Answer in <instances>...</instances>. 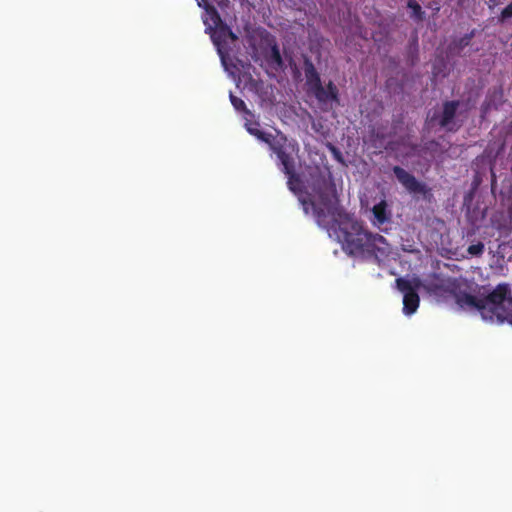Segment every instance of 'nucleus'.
<instances>
[{
	"label": "nucleus",
	"instance_id": "obj_1",
	"mask_svg": "<svg viewBox=\"0 0 512 512\" xmlns=\"http://www.w3.org/2000/svg\"><path fill=\"white\" fill-rule=\"evenodd\" d=\"M244 126L247 132L257 140L269 145L277 155L279 165L288 175V185L301 202L306 214H311L317 223L326 228L329 236H335L343 249L350 255L361 258L374 257L383 261L390 254L389 244L380 235H372L348 213L338 208L335 185L330 181L329 173L310 174V178L293 175L298 145L288 140L282 133L275 135L264 132L254 115L245 110Z\"/></svg>",
	"mask_w": 512,
	"mask_h": 512
},
{
	"label": "nucleus",
	"instance_id": "obj_2",
	"mask_svg": "<svg viewBox=\"0 0 512 512\" xmlns=\"http://www.w3.org/2000/svg\"><path fill=\"white\" fill-rule=\"evenodd\" d=\"M457 304L463 309L477 310L486 322L512 325V296L506 284L498 285L484 299L469 294L459 295Z\"/></svg>",
	"mask_w": 512,
	"mask_h": 512
},
{
	"label": "nucleus",
	"instance_id": "obj_3",
	"mask_svg": "<svg viewBox=\"0 0 512 512\" xmlns=\"http://www.w3.org/2000/svg\"><path fill=\"white\" fill-rule=\"evenodd\" d=\"M199 7L204 9L202 20L205 25V31L211 37L217 52L220 56L224 69L233 74L229 68V50L230 44L237 39L236 35L225 25L220 19L218 13L214 9V3L222 4L220 0H196Z\"/></svg>",
	"mask_w": 512,
	"mask_h": 512
},
{
	"label": "nucleus",
	"instance_id": "obj_4",
	"mask_svg": "<svg viewBox=\"0 0 512 512\" xmlns=\"http://www.w3.org/2000/svg\"><path fill=\"white\" fill-rule=\"evenodd\" d=\"M398 289L403 293V313L406 316L414 314L419 307L417 291L421 287V281L416 277L398 278Z\"/></svg>",
	"mask_w": 512,
	"mask_h": 512
},
{
	"label": "nucleus",
	"instance_id": "obj_5",
	"mask_svg": "<svg viewBox=\"0 0 512 512\" xmlns=\"http://www.w3.org/2000/svg\"><path fill=\"white\" fill-rule=\"evenodd\" d=\"M307 77H308V82H309L311 88L314 90V93H315L316 97L319 99V101L326 103L329 101L336 100V97H337L336 87L332 83H329L327 88L321 87L319 84V78L315 74L314 68L312 66L308 69Z\"/></svg>",
	"mask_w": 512,
	"mask_h": 512
},
{
	"label": "nucleus",
	"instance_id": "obj_6",
	"mask_svg": "<svg viewBox=\"0 0 512 512\" xmlns=\"http://www.w3.org/2000/svg\"><path fill=\"white\" fill-rule=\"evenodd\" d=\"M371 212L372 217L370 218V221L376 227H380L381 225L390 221L391 212L384 200L374 205Z\"/></svg>",
	"mask_w": 512,
	"mask_h": 512
},
{
	"label": "nucleus",
	"instance_id": "obj_7",
	"mask_svg": "<svg viewBox=\"0 0 512 512\" xmlns=\"http://www.w3.org/2000/svg\"><path fill=\"white\" fill-rule=\"evenodd\" d=\"M394 172L398 180L410 191L417 192L421 190L420 184L415 180L413 176L407 173L405 170L395 167Z\"/></svg>",
	"mask_w": 512,
	"mask_h": 512
},
{
	"label": "nucleus",
	"instance_id": "obj_8",
	"mask_svg": "<svg viewBox=\"0 0 512 512\" xmlns=\"http://www.w3.org/2000/svg\"><path fill=\"white\" fill-rule=\"evenodd\" d=\"M456 108H457V103H455V102H450V103L445 104L444 109H443V115L440 120L441 126L447 128L449 130H452L454 128V124L452 123V118L456 112Z\"/></svg>",
	"mask_w": 512,
	"mask_h": 512
},
{
	"label": "nucleus",
	"instance_id": "obj_9",
	"mask_svg": "<svg viewBox=\"0 0 512 512\" xmlns=\"http://www.w3.org/2000/svg\"><path fill=\"white\" fill-rule=\"evenodd\" d=\"M230 101H231V104L233 105L234 109L238 112H242L243 113V117L245 116V110H248L246 108V105L244 103V101L240 98H237L236 96H234L232 93H230Z\"/></svg>",
	"mask_w": 512,
	"mask_h": 512
},
{
	"label": "nucleus",
	"instance_id": "obj_10",
	"mask_svg": "<svg viewBox=\"0 0 512 512\" xmlns=\"http://www.w3.org/2000/svg\"><path fill=\"white\" fill-rule=\"evenodd\" d=\"M484 251V245L483 243H477V244H473V245H470L468 247V252L469 254L471 255H481Z\"/></svg>",
	"mask_w": 512,
	"mask_h": 512
},
{
	"label": "nucleus",
	"instance_id": "obj_11",
	"mask_svg": "<svg viewBox=\"0 0 512 512\" xmlns=\"http://www.w3.org/2000/svg\"><path fill=\"white\" fill-rule=\"evenodd\" d=\"M408 6L409 8L412 9L413 16L419 18L421 13V7L415 1L412 0L409 1Z\"/></svg>",
	"mask_w": 512,
	"mask_h": 512
},
{
	"label": "nucleus",
	"instance_id": "obj_12",
	"mask_svg": "<svg viewBox=\"0 0 512 512\" xmlns=\"http://www.w3.org/2000/svg\"><path fill=\"white\" fill-rule=\"evenodd\" d=\"M510 17H512V2L505 9H503L501 13L502 20H505Z\"/></svg>",
	"mask_w": 512,
	"mask_h": 512
},
{
	"label": "nucleus",
	"instance_id": "obj_13",
	"mask_svg": "<svg viewBox=\"0 0 512 512\" xmlns=\"http://www.w3.org/2000/svg\"><path fill=\"white\" fill-rule=\"evenodd\" d=\"M273 55H274V58H275V61L277 62V64H280L281 58H280L279 52L276 48H273Z\"/></svg>",
	"mask_w": 512,
	"mask_h": 512
},
{
	"label": "nucleus",
	"instance_id": "obj_14",
	"mask_svg": "<svg viewBox=\"0 0 512 512\" xmlns=\"http://www.w3.org/2000/svg\"><path fill=\"white\" fill-rule=\"evenodd\" d=\"M331 151L333 152V154L335 155V157H336L338 160H340V155H339V153L336 151V149H335V148H333V147H331Z\"/></svg>",
	"mask_w": 512,
	"mask_h": 512
}]
</instances>
